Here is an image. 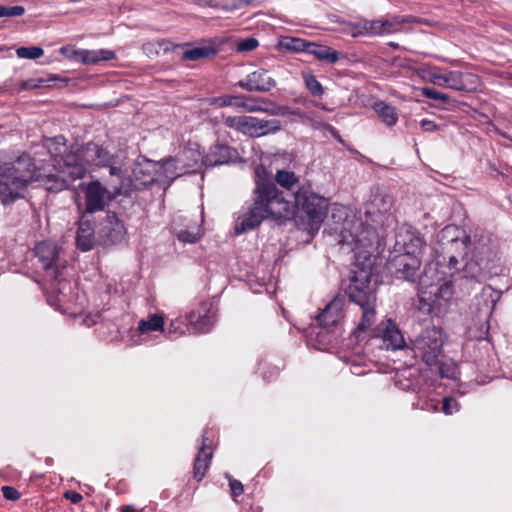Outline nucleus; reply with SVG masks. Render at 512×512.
Returning <instances> with one entry per match:
<instances>
[{
  "label": "nucleus",
  "instance_id": "obj_1",
  "mask_svg": "<svg viewBox=\"0 0 512 512\" xmlns=\"http://www.w3.org/2000/svg\"><path fill=\"white\" fill-rule=\"evenodd\" d=\"M255 188L252 206L240 214L235 223L237 235L253 230L264 219H290L293 216V204L276 183L288 191H293L298 178L292 171L278 170L273 176L262 164L254 170Z\"/></svg>",
  "mask_w": 512,
  "mask_h": 512
},
{
  "label": "nucleus",
  "instance_id": "obj_2",
  "mask_svg": "<svg viewBox=\"0 0 512 512\" xmlns=\"http://www.w3.org/2000/svg\"><path fill=\"white\" fill-rule=\"evenodd\" d=\"M371 271L362 268L353 271L345 292L349 300L361 309V318L354 330L357 338L371 330L376 321V286L371 283Z\"/></svg>",
  "mask_w": 512,
  "mask_h": 512
},
{
  "label": "nucleus",
  "instance_id": "obj_3",
  "mask_svg": "<svg viewBox=\"0 0 512 512\" xmlns=\"http://www.w3.org/2000/svg\"><path fill=\"white\" fill-rule=\"evenodd\" d=\"M36 166L28 155L0 163V196L4 204L23 197L27 185L35 179Z\"/></svg>",
  "mask_w": 512,
  "mask_h": 512
},
{
  "label": "nucleus",
  "instance_id": "obj_4",
  "mask_svg": "<svg viewBox=\"0 0 512 512\" xmlns=\"http://www.w3.org/2000/svg\"><path fill=\"white\" fill-rule=\"evenodd\" d=\"M472 254L467 258L463 274L476 281L484 280L494 267L497 259V244L488 233L475 234L472 242Z\"/></svg>",
  "mask_w": 512,
  "mask_h": 512
},
{
  "label": "nucleus",
  "instance_id": "obj_5",
  "mask_svg": "<svg viewBox=\"0 0 512 512\" xmlns=\"http://www.w3.org/2000/svg\"><path fill=\"white\" fill-rule=\"evenodd\" d=\"M79 158L74 154H66L60 161L62 164H53V170L46 174H40L39 180L49 192L58 193L68 189L74 181L84 178L86 169L79 164Z\"/></svg>",
  "mask_w": 512,
  "mask_h": 512
},
{
  "label": "nucleus",
  "instance_id": "obj_6",
  "mask_svg": "<svg viewBox=\"0 0 512 512\" xmlns=\"http://www.w3.org/2000/svg\"><path fill=\"white\" fill-rule=\"evenodd\" d=\"M414 353L428 366L437 364L444 344L443 332L435 326L427 327L412 341Z\"/></svg>",
  "mask_w": 512,
  "mask_h": 512
},
{
  "label": "nucleus",
  "instance_id": "obj_7",
  "mask_svg": "<svg viewBox=\"0 0 512 512\" xmlns=\"http://www.w3.org/2000/svg\"><path fill=\"white\" fill-rule=\"evenodd\" d=\"M293 208L301 210L308 217L310 225L320 224L327 212V200L312 191L310 186H301L294 192Z\"/></svg>",
  "mask_w": 512,
  "mask_h": 512
},
{
  "label": "nucleus",
  "instance_id": "obj_8",
  "mask_svg": "<svg viewBox=\"0 0 512 512\" xmlns=\"http://www.w3.org/2000/svg\"><path fill=\"white\" fill-rule=\"evenodd\" d=\"M343 233H349L351 241L345 240L347 243L354 244L355 249L369 252L378 243V234L375 226L362 220H346L343 225Z\"/></svg>",
  "mask_w": 512,
  "mask_h": 512
},
{
  "label": "nucleus",
  "instance_id": "obj_9",
  "mask_svg": "<svg viewBox=\"0 0 512 512\" xmlns=\"http://www.w3.org/2000/svg\"><path fill=\"white\" fill-rule=\"evenodd\" d=\"M121 193V187L113 185V192H110L100 181L95 180L85 187V211L86 214H93L103 211L106 205Z\"/></svg>",
  "mask_w": 512,
  "mask_h": 512
},
{
  "label": "nucleus",
  "instance_id": "obj_10",
  "mask_svg": "<svg viewBox=\"0 0 512 512\" xmlns=\"http://www.w3.org/2000/svg\"><path fill=\"white\" fill-rule=\"evenodd\" d=\"M35 256L38 258L42 268L58 284H61L59 253L60 247L52 241H42L34 248Z\"/></svg>",
  "mask_w": 512,
  "mask_h": 512
},
{
  "label": "nucleus",
  "instance_id": "obj_11",
  "mask_svg": "<svg viewBox=\"0 0 512 512\" xmlns=\"http://www.w3.org/2000/svg\"><path fill=\"white\" fill-rule=\"evenodd\" d=\"M421 261L416 255L396 254L388 260L387 269L396 278L415 281Z\"/></svg>",
  "mask_w": 512,
  "mask_h": 512
},
{
  "label": "nucleus",
  "instance_id": "obj_12",
  "mask_svg": "<svg viewBox=\"0 0 512 512\" xmlns=\"http://www.w3.org/2000/svg\"><path fill=\"white\" fill-rule=\"evenodd\" d=\"M418 292L429 298L430 303L434 304L437 311L440 310L443 302H447L453 294L451 283L428 282L426 272L419 278Z\"/></svg>",
  "mask_w": 512,
  "mask_h": 512
},
{
  "label": "nucleus",
  "instance_id": "obj_13",
  "mask_svg": "<svg viewBox=\"0 0 512 512\" xmlns=\"http://www.w3.org/2000/svg\"><path fill=\"white\" fill-rule=\"evenodd\" d=\"M69 153L77 155L79 158V164H82L83 168L86 170L87 165H95L99 167L110 165L113 162V158L116 157L106 148L92 142L87 143L77 151H70Z\"/></svg>",
  "mask_w": 512,
  "mask_h": 512
},
{
  "label": "nucleus",
  "instance_id": "obj_14",
  "mask_svg": "<svg viewBox=\"0 0 512 512\" xmlns=\"http://www.w3.org/2000/svg\"><path fill=\"white\" fill-rule=\"evenodd\" d=\"M125 234L126 229L115 213H107L97 230L99 240L106 246L121 243Z\"/></svg>",
  "mask_w": 512,
  "mask_h": 512
},
{
  "label": "nucleus",
  "instance_id": "obj_15",
  "mask_svg": "<svg viewBox=\"0 0 512 512\" xmlns=\"http://www.w3.org/2000/svg\"><path fill=\"white\" fill-rule=\"evenodd\" d=\"M425 246V240L420 232L411 226L401 227L396 233L395 248L399 254L416 255L419 257Z\"/></svg>",
  "mask_w": 512,
  "mask_h": 512
},
{
  "label": "nucleus",
  "instance_id": "obj_16",
  "mask_svg": "<svg viewBox=\"0 0 512 512\" xmlns=\"http://www.w3.org/2000/svg\"><path fill=\"white\" fill-rule=\"evenodd\" d=\"M344 301L342 298L336 297L331 300L318 316L321 331L319 335L326 331L333 333L339 326L343 318Z\"/></svg>",
  "mask_w": 512,
  "mask_h": 512
},
{
  "label": "nucleus",
  "instance_id": "obj_17",
  "mask_svg": "<svg viewBox=\"0 0 512 512\" xmlns=\"http://www.w3.org/2000/svg\"><path fill=\"white\" fill-rule=\"evenodd\" d=\"M189 325L199 333H207L216 321V312L213 304L202 302L199 307L187 314Z\"/></svg>",
  "mask_w": 512,
  "mask_h": 512
},
{
  "label": "nucleus",
  "instance_id": "obj_18",
  "mask_svg": "<svg viewBox=\"0 0 512 512\" xmlns=\"http://www.w3.org/2000/svg\"><path fill=\"white\" fill-rule=\"evenodd\" d=\"M239 158V153L235 148L227 144L217 143L209 148L203 156L202 162L207 167H214L235 163Z\"/></svg>",
  "mask_w": 512,
  "mask_h": 512
},
{
  "label": "nucleus",
  "instance_id": "obj_19",
  "mask_svg": "<svg viewBox=\"0 0 512 512\" xmlns=\"http://www.w3.org/2000/svg\"><path fill=\"white\" fill-rule=\"evenodd\" d=\"M236 86L248 92H268L276 86V82L267 70L258 69L247 75L245 79L238 81Z\"/></svg>",
  "mask_w": 512,
  "mask_h": 512
},
{
  "label": "nucleus",
  "instance_id": "obj_20",
  "mask_svg": "<svg viewBox=\"0 0 512 512\" xmlns=\"http://www.w3.org/2000/svg\"><path fill=\"white\" fill-rule=\"evenodd\" d=\"M213 456V451L210 446V440L207 435V431H204L202 434V442L197 453V456L194 461L193 466V477L197 481H201L209 468L211 459Z\"/></svg>",
  "mask_w": 512,
  "mask_h": 512
},
{
  "label": "nucleus",
  "instance_id": "obj_21",
  "mask_svg": "<svg viewBox=\"0 0 512 512\" xmlns=\"http://www.w3.org/2000/svg\"><path fill=\"white\" fill-rule=\"evenodd\" d=\"M479 78L473 73L447 71L446 88L456 91L472 92L477 89Z\"/></svg>",
  "mask_w": 512,
  "mask_h": 512
},
{
  "label": "nucleus",
  "instance_id": "obj_22",
  "mask_svg": "<svg viewBox=\"0 0 512 512\" xmlns=\"http://www.w3.org/2000/svg\"><path fill=\"white\" fill-rule=\"evenodd\" d=\"M392 205V196L380 189H376L371 194L370 202L365 210V215L367 219L372 216L382 215L389 212Z\"/></svg>",
  "mask_w": 512,
  "mask_h": 512
},
{
  "label": "nucleus",
  "instance_id": "obj_23",
  "mask_svg": "<svg viewBox=\"0 0 512 512\" xmlns=\"http://www.w3.org/2000/svg\"><path fill=\"white\" fill-rule=\"evenodd\" d=\"M247 125L245 135L250 137H261L281 129V122L278 119L265 120L249 116Z\"/></svg>",
  "mask_w": 512,
  "mask_h": 512
},
{
  "label": "nucleus",
  "instance_id": "obj_24",
  "mask_svg": "<svg viewBox=\"0 0 512 512\" xmlns=\"http://www.w3.org/2000/svg\"><path fill=\"white\" fill-rule=\"evenodd\" d=\"M422 23V20L412 16H393L390 19H379L380 30L382 35L398 33L405 24Z\"/></svg>",
  "mask_w": 512,
  "mask_h": 512
},
{
  "label": "nucleus",
  "instance_id": "obj_25",
  "mask_svg": "<svg viewBox=\"0 0 512 512\" xmlns=\"http://www.w3.org/2000/svg\"><path fill=\"white\" fill-rule=\"evenodd\" d=\"M74 58L83 64H98L101 61H109L115 58V53L107 49L99 50H77L74 51Z\"/></svg>",
  "mask_w": 512,
  "mask_h": 512
},
{
  "label": "nucleus",
  "instance_id": "obj_26",
  "mask_svg": "<svg viewBox=\"0 0 512 512\" xmlns=\"http://www.w3.org/2000/svg\"><path fill=\"white\" fill-rule=\"evenodd\" d=\"M271 102L268 99L242 94L241 111L254 113L265 112L272 115L277 114L276 110L269 109Z\"/></svg>",
  "mask_w": 512,
  "mask_h": 512
},
{
  "label": "nucleus",
  "instance_id": "obj_27",
  "mask_svg": "<svg viewBox=\"0 0 512 512\" xmlns=\"http://www.w3.org/2000/svg\"><path fill=\"white\" fill-rule=\"evenodd\" d=\"M44 146L47 148L53 164H62V161L66 154V138L63 135H57L52 138H46L44 140Z\"/></svg>",
  "mask_w": 512,
  "mask_h": 512
},
{
  "label": "nucleus",
  "instance_id": "obj_28",
  "mask_svg": "<svg viewBox=\"0 0 512 512\" xmlns=\"http://www.w3.org/2000/svg\"><path fill=\"white\" fill-rule=\"evenodd\" d=\"M94 230L89 221H81L77 230L76 245L81 251H89L93 247Z\"/></svg>",
  "mask_w": 512,
  "mask_h": 512
},
{
  "label": "nucleus",
  "instance_id": "obj_29",
  "mask_svg": "<svg viewBox=\"0 0 512 512\" xmlns=\"http://www.w3.org/2000/svg\"><path fill=\"white\" fill-rule=\"evenodd\" d=\"M382 339L387 349H400L405 344L402 333L391 322L382 330Z\"/></svg>",
  "mask_w": 512,
  "mask_h": 512
},
{
  "label": "nucleus",
  "instance_id": "obj_30",
  "mask_svg": "<svg viewBox=\"0 0 512 512\" xmlns=\"http://www.w3.org/2000/svg\"><path fill=\"white\" fill-rule=\"evenodd\" d=\"M307 53L314 55L318 60L334 64L339 60V53L325 45L310 42Z\"/></svg>",
  "mask_w": 512,
  "mask_h": 512
},
{
  "label": "nucleus",
  "instance_id": "obj_31",
  "mask_svg": "<svg viewBox=\"0 0 512 512\" xmlns=\"http://www.w3.org/2000/svg\"><path fill=\"white\" fill-rule=\"evenodd\" d=\"M470 243L471 238L466 234H463L462 237L455 236L454 238L451 239V248H454L455 250L458 251V255L451 254L448 256V263L451 268L457 267L459 263L458 256L463 258L464 255H466V251Z\"/></svg>",
  "mask_w": 512,
  "mask_h": 512
},
{
  "label": "nucleus",
  "instance_id": "obj_32",
  "mask_svg": "<svg viewBox=\"0 0 512 512\" xmlns=\"http://www.w3.org/2000/svg\"><path fill=\"white\" fill-rule=\"evenodd\" d=\"M373 109L378 114L381 122L386 124L387 126H393L398 121V113L394 106L387 104L383 101L376 102L373 106Z\"/></svg>",
  "mask_w": 512,
  "mask_h": 512
},
{
  "label": "nucleus",
  "instance_id": "obj_33",
  "mask_svg": "<svg viewBox=\"0 0 512 512\" xmlns=\"http://www.w3.org/2000/svg\"><path fill=\"white\" fill-rule=\"evenodd\" d=\"M242 94H225L208 99V104L217 108L233 107L241 111Z\"/></svg>",
  "mask_w": 512,
  "mask_h": 512
},
{
  "label": "nucleus",
  "instance_id": "obj_34",
  "mask_svg": "<svg viewBox=\"0 0 512 512\" xmlns=\"http://www.w3.org/2000/svg\"><path fill=\"white\" fill-rule=\"evenodd\" d=\"M217 50L212 46H200L186 49L182 52L181 59L184 61H197L214 56Z\"/></svg>",
  "mask_w": 512,
  "mask_h": 512
},
{
  "label": "nucleus",
  "instance_id": "obj_35",
  "mask_svg": "<svg viewBox=\"0 0 512 512\" xmlns=\"http://www.w3.org/2000/svg\"><path fill=\"white\" fill-rule=\"evenodd\" d=\"M140 333H148L164 330V318L159 314H152L148 319H142L138 323Z\"/></svg>",
  "mask_w": 512,
  "mask_h": 512
},
{
  "label": "nucleus",
  "instance_id": "obj_36",
  "mask_svg": "<svg viewBox=\"0 0 512 512\" xmlns=\"http://www.w3.org/2000/svg\"><path fill=\"white\" fill-rule=\"evenodd\" d=\"M355 35H370V36H382V31L379 26V19L376 20H362L354 26Z\"/></svg>",
  "mask_w": 512,
  "mask_h": 512
},
{
  "label": "nucleus",
  "instance_id": "obj_37",
  "mask_svg": "<svg viewBox=\"0 0 512 512\" xmlns=\"http://www.w3.org/2000/svg\"><path fill=\"white\" fill-rule=\"evenodd\" d=\"M187 315L185 317H178L170 321L167 327V334L170 338H177L184 335L186 329H188Z\"/></svg>",
  "mask_w": 512,
  "mask_h": 512
},
{
  "label": "nucleus",
  "instance_id": "obj_38",
  "mask_svg": "<svg viewBox=\"0 0 512 512\" xmlns=\"http://www.w3.org/2000/svg\"><path fill=\"white\" fill-rule=\"evenodd\" d=\"M248 117L249 116H226L223 122L226 127L246 134Z\"/></svg>",
  "mask_w": 512,
  "mask_h": 512
},
{
  "label": "nucleus",
  "instance_id": "obj_39",
  "mask_svg": "<svg viewBox=\"0 0 512 512\" xmlns=\"http://www.w3.org/2000/svg\"><path fill=\"white\" fill-rule=\"evenodd\" d=\"M303 79L309 92L314 96H322L324 88L317 78L311 73H303Z\"/></svg>",
  "mask_w": 512,
  "mask_h": 512
},
{
  "label": "nucleus",
  "instance_id": "obj_40",
  "mask_svg": "<svg viewBox=\"0 0 512 512\" xmlns=\"http://www.w3.org/2000/svg\"><path fill=\"white\" fill-rule=\"evenodd\" d=\"M423 78L435 85L446 87L447 71L442 72L440 68L435 67Z\"/></svg>",
  "mask_w": 512,
  "mask_h": 512
},
{
  "label": "nucleus",
  "instance_id": "obj_41",
  "mask_svg": "<svg viewBox=\"0 0 512 512\" xmlns=\"http://www.w3.org/2000/svg\"><path fill=\"white\" fill-rule=\"evenodd\" d=\"M16 54L19 58L23 59H38L44 54V50L40 47H19L16 50Z\"/></svg>",
  "mask_w": 512,
  "mask_h": 512
},
{
  "label": "nucleus",
  "instance_id": "obj_42",
  "mask_svg": "<svg viewBox=\"0 0 512 512\" xmlns=\"http://www.w3.org/2000/svg\"><path fill=\"white\" fill-rule=\"evenodd\" d=\"M309 43L310 42L299 38H287L282 44L286 49L291 51L307 52Z\"/></svg>",
  "mask_w": 512,
  "mask_h": 512
},
{
  "label": "nucleus",
  "instance_id": "obj_43",
  "mask_svg": "<svg viewBox=\"0 0 512 512\" xmlns=\"http://www.w3.org/2000/svg\"><path fill=\"white\" fill-rule=\"evenodd\" d=\"M176 236L181 242L196 243L200 240L202 234L199 229H197V231L181 230L177 232Z\"/></svg>",
  "mask_w": 512,
  "mask_h": 512
},
{
  "label": "nucleus",
  "instance_id": "obj_44",
  "mask_svg": "<svg viewBox=\"0 0 512 512\" xmlns=\"http://www.w3.org/2000/svg\"><path fill=\"white\" fill-rule=\"evenodd\" d=\"M417 309L425 315H431L432 313L437 311L436 308L434 307V304L430 303L429 298H426L420 292H418Z\"/></svg>",
  "mask_w": 512,
  "mask_h": 512
},
{
  "label": "nucleus",
  "instance_id": "obj_45",
  "mask_svg": "<svg viewBox=\"0 0 512 512\" xmlns=\"http://www.w3.org/2000/svg\"><path fill=\"white\" fill-rule=\"evenodd\" d=\"M25 13L23 6H0V18L1 17H19Z\"/></svg>",
  "mask_w": 512,
  "mask_h": 512
},
{
  "label": "nucleus",
  "instance_id": "obj_46",
  "mask_svg": "<svg viewBox=\"0 0 512 512\" xmlns=\"http://www.w3.org/2000/svg\"><path fill=\"white\" fill-rule=\"evenodd\" d=\"M421 94L427 98L439 100L443 103H446L449 101V96L447 94L441 93L434 88L430 87H423L420 89Z\"/></svg>",
  "mask_w": 512,
  "mask_h": 512
},
{
  "label": "nucleus",
  "instance_id": "obj_47",
  "mask_svg": "<svg viewBox=\"0 0 512 512\" xmlns=\"http://www.w3.org/2000/svg\"><path fill=\"white\" fill-rule=\"evenodd\" d=\"M258 40L255 38H246L244 40H241L237 44V51L238 52H248L254 50L258 46Z\"/></svg>",
  "mask_w": 512,
  "mask_h": 512
},
{
  "label": "nucleus",
  "instance_id": "obj_48",
  "mask_svg": "<svg viewBox=\"0 0 512 512\" xmlns=\"http://www.w3.org/2000/svg\"><path fill=\"white\" fill-rule=\"evenodd\" d=\"M442 410L446 415H451L459 410V404L453 397H445Z\"/></svg>",
  "mask_w": 512,
  "mask_h": 512
},
{
  "label": "nucleus",
  "instance_id": "obj_49",
  "mask_svg": "<svg viewBox=\"0 0 512 512\" xmlns=\"http://www.w3.org/2000/svg\"><path fill=\"white\" fill-rule=\"evenodd\" d=\"M229 487L233 498L242 495L244 492V486L239 480L229 478Z\"/></svg>",
  "mask_w": 512,
  "mask_h": 512
},
{
  "label": "nucleus",
  "instance_id": "obj_50",
  "mask_svg": "<svg viewBox=\"0 0 512 512\" xmlns=\"http://www.w3.org/2000/svg\"><path fill=\"white\" fill-rule=\"evenodd\" d=\"M2 493L4 498L10 501H17L21 497L20 492L12 486H3Z\"/></svg>",
  "mask_w": 512,
  "mask_h": 512
},
{
  "label": "nucleus",
  "instance_id": "obj_51",
  "mask_svg": "<svg viewBox=\"0 0 512 512\" xmlns=\"http://www.w3.org/2000/svg\"><path fill=\"white\" fill-rule=\"evenodd\" d=\"M106 167L109 168V173L111 176H115L119 179V182L116 184L121 187V179L123 176V170L120 166L117 165L116 157L113 158V162L110 165H107Z\"/></svg>",
  "mask_w": 512,
  "mask_h": 512
},
{
  "label": "nucleus",
  "instance_id": "obj_52",
  "mask_svg": "<svg viewBox=\"0 0 512 512\" xmlns=\"http://www.w3.org/2000/svg\"><path fill=\"white\" fill-rule=\"evenodd\" d=\"M420 126L423 129V131H425V132H434V131L438 130L437 124L428 119H423L420 122Z\"/></svg>",
  "mask_w": 512,
  "mask_h": 512
},
{
  "label": "nucleus",
  "instance_id": "obj_53",
  "mask_svg": "<svg viewBox=\"0 0 512 512\" xmlns=\"http://www.w3.org/2000/svg\"><path fill=\"white\" fill-rule=\"evenodd\" d=\"M64 497L68 500H70L73 504H78L82 501L83 496L75 491H67L64 494Z\"/></svg>",
  "mask_w": 512,
  "mask_h": 512
},
{
  "label": "nucleus",
  "instance_id": "obj_54",
  "mask_svg": "<svg viewBox=\"0 0 512 512\" xmlns=\"http://www.w3.org/2000/svg\"><path fill=\"white\" fill-rule=\"evenodd\" d=\"M38 87L37 84H33L30 81H22L20 85L21 90H29Z\"/></svg>",
  "mask_w": 512,
  "mask_h": 512
},
{
  "label": "nucleus",
  "instance_id": "obj_55",
  "mask_svg": "<svg viewBox=\"0 0 512 512\" xmlns=\"http://www.w3.org/2000/svg\"><path fill=\"white\" fill-rule=\"evenodd\" d=\"M174 164H175V159H173V158L165 160V162H164L165 169L167 171H169L170 169L174 168Z\"/></svg>",
  "mask_w": 512,
  "mask_h": 512
},
{
  "label": "nucleus",
  "instance_id": "obj_56",
  "mask_svg": "<svg viewBox=\"0 0 512 512\" xmlns=\"http://www.w3.org/2000/svg\"><path fill=\"white\" fill-rule=\"evenodd\" d=\"M121 512H135V510L131 506H122Z\"/></svg>",
  "mask_w": 512,
  "mask_h": 512
},
{
  "label": "nucleus",
  "instance_id": "obj_57",
  "mask_svg": "<svg viewBox=\"0 0 512 512\" xmlns=\"http://www.w3.org/2000/svg\"><path fill=\"white\" fill-rule=\"evenodd\" d=\"M65 300H66V295H65V294H63V293L59 290V294H58V301L62 303V302H65Z\"/></svg>",
  "mask_w": 512,
  "mask_h": 512
},
{
  "label": "nucleus",
  "instance_id": "obj_58",
  "mask_svg": "<svg viewBox=\"0 0 512 512\" xmlns=\"http://www.w3.org/2000/svg\"><path fill=\"white\" fill-rule=\"evenodd\" d=\"M208 6L209 7H213V8H217L218 7V4L215 2V0H210L208 2Z\"/></svg>",
  "mask_w": 512,
  "mask_h": 512
},
{
  "label": "nucleus",
  "instance_id": "obj_59",
  "mask_svg": "<svg viewBox=\"0 0 512 512\" xmlns=\"http://www.w3.org/2000/svg\"><path fill=\"white\" fill-rule=\"evenodd\" d=\"M389 46H391V47H393V48L397 49V48L399 47V44H398V43H395V42H390V43H389Z\"/></svg>",
  "mask_w": 512,
  "mask_h": 512
},
{
  "label": "nucleus",
  "instance_id": "obj_60",
  "mask_svg": "<svg viewBox=\"0 0 512 512\" xmlns=\"http://www.w3.org/2000/svg\"><path fill=\"white\" fill-rule=\"evenodd\" d=\"M450 232V228L449 227H446L443 229V233H449Z\"/></svg>",
  "mask_w": 512,
  "mask_h": 512
},
{
  "label": "nucleus",
  "instance_id": "obj_61",
  "mask_svg": "<svg viewBox=\"0 0 512 512\" xmlns=\"http://www.w3.org/2000/svg\"><path fill=\"white\" fill-rule=\"evenodd\" d=\"M179 48H182L181 45H174L173 49H179Z\"/></svg>",
  "mask_w": 512,
  "mask_h": 512
},
{
  "label": "nucleus",
  "instance_id": "obj_62",
  "mask_svg": "<svg viewBox=\"0 0 512 512\" xmlns=\"http://www.w3.org/2000/svg\"><path fill=\"white\" fill-rule=\"evenodd\" d=\"M3 51V47H0V52Z\"/></svg>",
  "mask_w": 512,
  "mask_h": 512
}]
</instances>
